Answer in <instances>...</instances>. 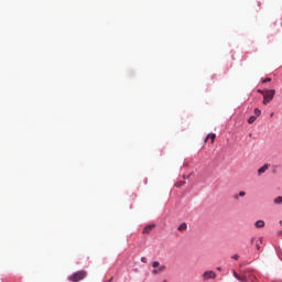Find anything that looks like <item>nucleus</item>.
<instances>
[{"mask_svg": "<svg viewBox=\"0 0 282 282\" xmlns=\"http://www.w3.org/2000/svg\"><path fill=\"white\" fill-rule=\"evenodd\" d=\"M268 169H270V164H264L263 166H261L258 170V175H263V173H265V171H268Z\"/></svg>", "mask_w": 282, "mask_h": 282, "instance_id": "7", "label": "nucleus"}, {"mask_svg": "<svg viewBox=\"0 0 282 282\" xmlns=\"http://www.w3.org/2000/svg\"><path fill=\"white\" fill-rule=\"evenodd\" d=\"M86 278H87V271L82 270V271H77V272L73 273L68 278V280H70L72 282H80V281H83Z\"/></svg>", "mask_w": 282, "mask_h": 282, "instance_id": "2", "label": "nucleus"}, {"mask_svg": "<svg viewBox=\"0 0 282 282\" xmlns=\"http://www.w3.org/2000/svg\"><path fill=\"white\" fill-rule=\"evenodd\" d=\"M141 262H142V263H147V258H145V257H142V258H141Z\"/></svg>", "mask_w": 282, "mask_h": 282, "instance_id": "18", "label": "nucleus"}, {"mask_svg": "<svg viewBox=\"0 0 282 282\" xmlns=\"http://www.w3.org/2000/svg\"><path fill=\"white\" fill-rule=\"evenodd\" d=\"M217 270H218V272H221V268L220 267H218Z\"/></svg>", "mask_w": 282, "mask_h": 282, "instance_id": "21", "label": "nucleus"}, {"mask_svg": "<svg viewBox=\"0 0 282 282\" xmlns=\"http://www.w3.org/2000/svg\"><path fill=\"white\" fill-rule=\"evenodd\" d=\"M272 80V78H265L264 80H262V83H270Z\"/></svg>", "mask_w": 282, "mask_h": 282, "instance_id": "17", "label": "nucleus"}, {"mask_svg": "<svg viewBox=\"0 0 282 282\" xmlns=\"http://www.w3.org/2000/svg\"><path fill=\"white\" fill-rule=\"evenodd\" d=\"M153 228H155V225H148L143 228L142 234L143 235H149L151 232V230H153Z\"/></svg>", "mask_w": 282, "mask_h": 282, "instance_id": "6", "label": "nucleus"}, {"mask_svg": "<svg viewBox=\"0 0 282 282\" xmlns=\"http://www.w3.org/2000/svg\"><path fill=\"white\" fill-rule=\"evenodd\" d=\"M232 259H235L236 261L239 259V254H235L234 257H232Z\"/></svg>", "mask_w": 282, "mask_h": 282, "instance_id": "19", "label": "nucleus"}, {"mask_svg": "<svg viewBox=\"0 0 282 282\" xmlns=\"http://www.w3.org/2000/svg\"><path fill=\"white\" fill-rule=\"evenodd\" d=\"M163 282H166V280H165V281H163Z\"/></svg>", "mask_w": 282, "mask_h": 282, "instance_id": "26", "label": "nucleus"}, {"mask_svg": "<svg viewBox=\"0 0 282 282\" xmlns=\"http://www.w3.org/2000/svg\"><path fill=\"white\" fill-rule=\"evenodd\" d=\"M258 94H261V96H264L265 90H261V89H259V90H258Z\"/></svg>", "mask_w": 282, "mask_h": 282, "instance_id": "16", "label": "nucleus"}, {"mask_svg": "<svg viewBox=\"0 0 282 282\" xmlns=\"http://www.w3.org/2000/svg\"><path fill=\"white\" fill-rule=\"evenodd\" d=\"M256 121H257V117H256V116H251V117L248 119V123H249V124H254Z\"/></svg>", "mask_w": 282, "mask_h": 282, "instance_id": "11", "label": "nucleus"}, {"mask_svg": "<svg viewBox=\"0 0 282 282\" xmlns=\"http://www.w3.org/2000/svg\"><path fill=\"white\" fill-rule=\"evenodd\" d=\"M274 94H276V90L274 89L265 90L262 101L263 105H269V102H272V100H274Z\"/></svg>", "mask_w": 282, "mask_h": 282, "instance_id": "3", "label": "nucleus"}, {"mask_svg": "<svg viewBox=\"0 0 282 282\" xmlns=\"http://www.w3.org/2000/svg\"><path fill=\"white\" fill-rule=\"evenodd\" d=\"M274 116V112H271L270 117L272 118Z\"/></svg>", "mask_w": 282, "mask_h": 282, "instance_id": "23", "label": "nucleus"}, {"mask_svg": "<svg viewBox=\"0 0 282 282\" xmlns=\"http://www.w3.org/2000/svg\"><path fill=\"white\" fill-rule=\"evenodd\" d=\"M253 113H254V117H256V118H259V117L261 116V109L256 108V109L253 110Z\"/></svg>", "mask_w": 282, "mask_h": 282, "instance_id": "12", "label": "nucleus"}, {"mask_svg": "<svg viewBox=\"0 0 282 282\" xmlns=\"http://www.w3.org/2000/svg\"><path fill=\"white\" fill-rule=\"evenodd\" d=\"M278 235L281 236V235H282V230H281V231H278Z\"/></svg>", "mask_w": 282, "mask_h": 282, "instance_id": "22", "label": "nucleus"}, {"mask_svg": "<svg viewBox=\"0 0 282 282\" xmlns=\"http://www.w3.org/2000/svg\"><path fill=\"white\" fill-rule=\"evenodd\" d=\"M280 225H282V220H280Z\"/></svg>", "mask_w": 282, "mask_h": 282, "instance_id": "25", "label": "nucleus"}, {"mask_svg": "<svg viewBox=\"0 0 282 282\" xmlns=\"http://www.w3.org/2000/svg\"><path fill=\"white\" fill-rule=\"evenodd\" d=\"M210 279H217V273H215V271H205L203 273V281H208Z\"/></svg>", "mask_w": 282, "mask_h": 282, "instance_id": "5", "label": "nucleus"}, {"mask_svg": "<svg viewBox=\"0 0 282 282\" xmlns=\"http://www.w3.org/2000/svg\"><path fill=\"white\" fill-rule=\"evenodd\" d=\"M234 276L235 279H237V281L239 282H248V279H250V281H253L254 275L252 274L251 270H247L246 272H243L241 275H239V273H237L236 271H234Z\"/></svg>", "mask_w": 282, "mask_h": 282, "instance_id": "1", "label": "nucleus"}, {"mask_svg": "<svg viewBox=\"0 0 282 282\" xmlns=\"http://www.w3.org/2000/svg\"><path fill=\"white\" fill-rule=\"evenodd\" d=\"M256 228H264L265 227V221L263 220H258L254 224Z\"/></svg>", "mask_w": 282, "mask_h": 282, "instance_id": "9", "label": "nucleus"}, {"mask_svg": "<svg viewBox=\"0 0 282 282\" xmlns=\"http://www.w3.org/2000/svg\"><path fill=\"white\" fill-rule=\"evenodd\" d=\"M215 138H217V134L215 133H210L207 135V138L205 139V142H208V140H212V144L215 143Z\"/></svg>", "mask_w": 282, "mask_h": 282, "instance_id": "8", "label": "nucleus"}, {"mask_svg": "<svg viewBox=\"0 0 282 282\" xmlns=\"http://www.w3.org/2000/svg\"><path fill=\"white\" fill-rule=\"evenodd\" d=\"M274 204H282V197L278 196L276 198H274Z\"/></svg>", "mask_w": 282, "mask_h": 282, "instance_id": "14", "label": "nucleus"}, {"mask_svg": "<svg viewBox=\"0 0 282 282\" xmlns=\"http://www.w3.org/2000/svg\"><path fill=\"white\" fill-rule=\"evenodd\" d=\"M234 199H239V194L234 195Z\"/></svg>", "mask_w": 282, "mask_h": 282, "instance_id": "20", "label": "nucleus"}, {"mask_svg": "<svg viewBox=\"0 0 282 282\" xmlns=\"http://www.w3.org/2000/svg\"><path fill=\"white\" fill-rule=\"evenodd\" d=\"M186 228H188V226L186 225V223H183L178 226L177 230L180 232H184V230H186Z\"/></svg>", "mask_w": 282, "mask_h": 282, "instance_id": "10", "label": "nucleus"}, {"mask_svg": "<svg viewBox=\"0 0 282 282\" xmlns=\"http://www.w3.org/2000/svg\"><path fill=\"white\" fill-rule=\"evenodd\" d=\"M238 195L239 197H246V192H239Z\"/></svg>", "mask_w": 282, "mask_h": 282, "instance_id": "15", "label": "nucleus"}, {"mask_svg": "<svg viewBox=\"0 0 282 282\" xmlns=\"http://www.w3.org/2000/svg\"><path fill=\"white\" fill-rule=\"evenodd\" d=\"M263 238H260L259 240L256 241V248L257 250H261V241Z\"/></svg>", "mask_w": 282, "mask_h": 282, "instance_id": "13", "label": "nucleus"}, {"mask_svg": "<svg viewBox=\"0 0 282 282\" xmlns=\"http://www.w3.org/2000/svg\"><path fill=\"white\" fill-rule=\"evenodd\" d=\"M251 243H254V238L251 239Z\"/></svg>", "mask_w": 282, "mask_h": 282, "instance_id": "24", "label": "nucleus"}, {"mask_svg": "<svg viewBox=\"0 0 282 282\" xmlns=\"http://www.w3.org/2000/svg\"><path fill=\"white\" fill-rule=\"evenodd\" d=\"M152 268H156L152 270V274H161V272H164V270H166V265H161L160 261H154L152 263Z\"/></svg>", "mask_w": 282, "mask_h": 282, "instance_id": "4", "label": "nucleus"}]
</instances>
